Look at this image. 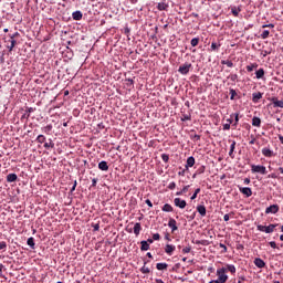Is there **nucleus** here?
Segmentation results:
<instances>
[{
	"mask_svg": "<svg viewBox=\"0 0 283 283\" xmlns=\"http://www.w3.org/2000/svg\"><path fill=\"white\" fill-rule=\"evenodd\" d=\"M34 111H35V108L28 107L25 112H27V114L30 115V114H32V112H34Z\"/></svg>",
	"mask_w": 283,
	"mask_h": 283,
	"instance_id": "obj_59",
	"label": "nucleus"
},
{
	"mask_svg": "<svg viewBox=\"0 0 283 283\" xmlns=\"http://www.w3.org/2000/svg\"><path fill=\"white\" fill-rule=\"evenodd\" d=\"M191 139L195 140V142H198V140H200V135L195 134V135L191 136Z\"/></svg>",
	"mask_w": 283,
	"mask_h": 283,
	"instance_id": "obj_50",
	"label": "nucleus"
},
{
	"mask_svg": "<svg viewBox=\"0 0 283 283\" xmlns=\"http://www.w3.org/2000/svg\"><path fill=\"white\" fill-rule=\"evenodd\" d=\"M98 169H101V171H109V165H107V161L103 160L98 164Z\"/></svg>",
	"mask_w": 283,
	"mask_h": 283,
	"instance_id": "obj_16",
	"label": "nucleus"
},
{
	"mask_svg": "<svg viewBox=\"0 0 283 283\" xmlns=\"http://www.w3.org/2000/svg\"><path fill=\"white\" fill-rule=\"evenodd\" d=\"M248 72H264V69H258V64L253 63L247 66Z\"/></svg>",
	"mask_w": 283,
	"mask_h": 283,
	"instance_id": "obj_11",
	"label": "nucleus"
},
{
	"mask_svg": "<svg viewBox=\"0 0 283 283\" xmlns=\"http://www.w3.org/2000/svg\"><path fill=\"white\" fill-rule=\"evenodd\" d=\"M43 132H44V134H50V132H52V124L46 125V126L43 128Z\"/></svg>",
	"mask_w": 283,
	"mask_h": 283,
	"instance_id": "obj_38",
	"label": "nucleus"
},
{
	"mask_svg": "<svg viewBox=\"0 0 283 283\" xmlns=\"http://www.w3.org/2000/svg\"><path fill=\"white\" fill-rule=\"evenodd\" d=\"M205 170H206V167L205 166H200L198 169H197V174L200 176L201 174H205Z\"/></svg>",
	"mask_w": 283,
	"mask_h": 283,
	"instance_id": "obj_44",
	"label": "nucleus"
},
{
	"mask_svg": "<svg viewBox=\"0 0 283 283\" xmlns=\"http://www.w3.org/2000/svg\"><path fill=\"white\" fill-rule=\"evenodd\" d=\"M174 251H176V245H174V244H166L165 253H167V255H174Z\"/></svg>",
	"mask_w": 283,
	"mask_h": 283,
	"instance_id": "obj_13",
	"label": "nucleus"
},
{
	"mask_svg": "<svg viewBox=\"0 0 283 283\" xmlns=\"http://www.w3.org/2000/svg\"><path fill=\"white\" fill-rule=\"evenodd\" d=\"M153 240H160V233L153 234Z\"/></svg>",
	"mask_w": 283,
	"mask_h": 283,
	"instance_id": "obj_57",
	"label": "nucleus"
},
{
	"mask_svg": "<svg viewBox=\"0 0 283 283\" xmlns=\"http://www.w3.org/2000/svg\"><path fill=\"white\" fill-rule=\"evenodd\" d=\"M229 129H231V124H223V132H229Z\"/></svg>",
	"mask_w": 283,
	"mask_h": 283,
	"instance_id": "obj_48",
	"label": "nucleus"
},
{
	"mask_svg": "<svg viewBox=\"0 0 283 283\" xmlns=\"http://www.w3.org/2000/svg\"><path fill=\"white\" fill-rule=\"evenodd\" d=\"M196 165V158L193 156H190L187 158L185 169L189 170L190 167H193Z\"/></svg>",
	"mask_w": 283,
	"mask_h": 283,
	"instance_id": "obj_10",
	"label": "nucleus"
},
{
	"mask_svg": "<svg viewBox=\"0 0 283 283\" xmlns=\"http://www.w3.org/2000/svg\"><path fill=\"white\" fill-rule=\"evenodd\" d=\"M97 182H98V179L93 178V179H92V186H91V187H96Z\"/></svg>",
	"mask_w": 283,
	"mask_h": 283,
	"instance_id": "obj_58",
	"label": "nucleus"
},
{
	"mask_svg": "<svg viewBox=\"0 0 283 283\" xmlns=\"http://www.w3.org/2000/svg\"><path fill=\"white\" fill-rule=\"evenodd\" d=\"M220 48H221L220 43L218 44L216 42H212L210 46V52H220Z\"/></svg>",
	"mask_w": 283,
	"mask_h": 283,
	"instance_id": "obj_25",
	"label": "nucleus"
},
{
	"mask_svg": "<svg viewBox=\"0 0 283 283\" xmlns=\"http://www.w3.org/2000/svg\"><path fill=\"white\" fill-rule=\"evenodd\" d=\"M45 137H44V135H39L38 137H36V143H39L40 145H43V143H45Z\"/></svg>",
	"mask_w": 283,
	"mask_h": 283,
	"instance_id": "obj_35",
	"label": "nucleus"
},
{
	"mask_svg": "<svg viewBox=\"0 0 283 283\" xmlns=\"http://www.w3.org/2000/svg\"><path fill=\"white\" fill-rule=\"evenodd\" d=\"M18 178L17 174H9L7 176V182H17Z\"/></svg>",
	"mask_w": 283,
	"mask_h": 283,
	"instance_id": "obj_22",
	"label": "nucleus"
},
{
	"mask_svg": "<svg viewBox=\"0 0 283 283\" xmlns=\"http://www.w3.org/2000/svg\"><path fill=\"white\" fill-rule=\"evenodd\" d=\"M235 98H240L238 96V92H235L233 88H230V101H235Z\"/></svg>",
	"mask_w": 283,
	"mask_h": 283,
	"instance_id": "obj_29",
	"label": "nucleus"
},
{
	"mask_svg": "<svg viewBox=\"0 0 283 283\" xmlns=\"http://www.w3.org/2000/svg\"><path fill=\"white\" fill-rule=\"evenodd\" d=\"M161 210L165 211L166 213H171V211H174V207L169 203H165Z\"/></svg>",
	"mask_w": 283,
	"mask_h": 283,
	"instance_id": "obj_26",
	"label": "nucleus"
},
{
	"mask_svg": "<svg viewBox=\"0 0 283 283\" xmlns=\"http://www.w3.org/2000/svg\"><path fill=\"white\" fill-rule=\"evenodd\" d=\"M239 191L240 193H243V196H245L247 198H251V196H253V190H251V188L249 187H239Z\"/></svg>",
	"mask_w": 283,
	"mask_h": 283,
	"instance_id": "obj_5",
	"label": "nucleus"
},
{
	"mask_svg": "<svg viewBox=\"0 0 283 283\" xmlns=\"http://www.w3.org/2000/svg\"><path fill=\"white\" fill-rule=\"evenodd\" d=\"M50 147H51V149H54V143H44V148L45 149H50Z\"/></svg>",
	"mask_w": 283,
	"mask_h": 283,
	"instance_id": "obj_43",
	"label": "nucleus"
},
{
	"mask_svg": "<svg viewBox=\"0 0 283 283\" xmlns=\"http://www.w3.org/2000/svg\"><path fill=\"white\" fill-rule=\"evenodd\" d=\"M156 269H157V271H167V269H169V264H167V263H157Z\"/></svg>",
	"mask_w": 283,
	"mask_h": 283,
	"instance_id": "obj_21",
	"label": "nucleus"
},
{
	"mask_svg": "<svg viewBox=\"0 0 283 283\" xmlns=\"http://www.w3.org/2000/svg\"><path fill=\"white\" fill-rule=\"evenodd\" d=\"M222 65H227V67H233V62L231 60H222Z\"/></svg>",
	"mask_w": 283,
	"mask_h": 283,
	"instance_id": "obj_32",
	"label": "nucleus"
},
{
	"mask_svg": "<svg viewBox=\"0 0 283 283\" xmlns=\"http://www.w3.org/2000/svg\"><path fill=\"white\" fill-rule=\"evenodd\" d=\"M140 251H149L150 247L149 244L147 243V241H142L140 242Z\"/></svg>",
	"mask_w": 283,
	"mask_h": 283,
	"instance_id": "obj_30",
	"label": "nucleus"
},
{
	"mask_svg": "<svg viewBox=\"0 0 283 283\" xmlns=\"http://www.w3.org/2000/svg\"><path fill=\"white\" fill-rule=\"evenodd\" d=\"M168 189H170V191H174V189H176V184L174 181H171L169 185H168Z\"/></svg>",
	"mask_w": 283,
	"mask_h": 283,
	"instance_id": "obj_49",
	"label": "nucleus"
},
{
	"mask_svg": "<svg viewBox=\"0 0 283 283\" xmlns=\"http://www.w3.org/2000/svg\"><path fill=\"white\" fill-rule=\"evenodd\" d=\"M231 12L233 17H239L240 12H242V9L240 7H232Z\"/></svg>",
	"mask_w": 283,
	"mask_h": 283,
	"instance_id": "obj_27",
	"label": "nucleus"
},
{
	"mask_svg": "<svg viewBox=\"0 0 283 283\" xmlns=\"http://www.w3.org/2000/svg\"><path fill=\"white\" fill-rule=\"evenodd\" d=\"M15 45H17V40H11V44L9 46V52H12V50H14Z\"/></svg>",
	"mask_w": 283,
	"mask_h": 283,
	"instance_id": "obj_42",
	"label": "nucleus"
},
{
	"mask_svg": "<svg viewBox=\"0 0 283 283\" xmlns=\"http://www.w3.org/2000/svg\"><path fill=\"white\" fill-rule=\"evenodd\" d=\"M269 34H271V32H269V30L263 31L261 34V39H269Z\"/></svg>",
	"mask_w": 283,
	"mask_h": 283,
	"instance_id": "obj_41",
	"label": "nucleus"
},
{
	"mask_svg": "<svg viewBox=\"0 0 283 283\" xmlns=\"http://www.w3.org/2000/svg\"><path fill=\"white\" fill-rule=\"evenodd\" d=\"M17 36H19V32H15V33L9 35L11 41H14V39H17Z\"/></svg>",
	"mask_w": 283,
	"mask_h": 283,
	"instance_id": "obj_52",
	"label": "nucleus"
},
{
	"mask_svg": "<svg viewBox=\"0 0 283 283\" xmlns=\"http://www.w3.org/2000/svg\"><path fill=\"white\" fill-rule=\"evenodd\" d=\"M165 240H167L168 242H171V235L169 233L165 234Z\"/></svg>",
	"mask_w": 283,
	"mask_h": 283,
	"instance_id": "obj_61",
	"label": "nucleus"
},
{
	"mask_svg": "<svg viewBox=\"0 0 283 283\" xmlns=\"http://www.w3.org/2000/svg\"><path fill=\"white\" fill-rule=\"evenodd\" d=\"M198 193H200V188H197L193 195L190 197V200H196L198 198Z\"/></svg>",
	"mask_w": 283,
	"mask_h": 283,
	"instance_id": "obj_37",
	"label": "nucleus"
},
{
	"mask_svg": "<svg viewBox=\"0 0 283 283\" xmlns=\"http://www.w3.org/2000/svg\"><path fill=\"white\" fill-rule=\"evenodd\" d=\"M276 227H280V223H270L269 226L258 224L256 229L261 231V233H273Z\"/></svg>",
	"mask_w": 283,
	"mask_h": 283,
	"instance_id": "obj_1",
	"label": "nucleus"
},
{
	"mask_svg": "<svg viewBox=\"0 0 283 283\" xmlns=\"http://www.w3.org/2000/svg\"><path fill=\"white\" fill-rule=\"evenodd\" d=\"M256 78H264V72H256Z\"/></svg>",
	"mask_w": 283,
	"mask_h": 283,
	"instance_id": "obj_53",
	"label": "nucleus"
},
{
	"mask_svg": "<svg viewBox=\"0 0 283 283\" xmlns=\"http://www.w3.org/2000/svg\"><path fill=\"white\" fill-rule=\"evenodd\" d=\"M27 244H28L30 248L34 249V247H35L34 239H33L32 237H30V238L28 239V241H27Z\"/></svg>",
	"mask_w": 283,
	"mask_h": 283,
	"instance_id": "obj_34",
	"label": "nucleus"
},
{
	"mask_svg": "<svg viewBox=\"0 0 283 283\" xmlns=\"http://www.w3.org/2000/svg\"><path fill=\"white\" fill-rule=\"evenodd\" d=\"M262 154L265 158H273V150L271 148H263Z\"/></svg>",
	"mask_w": 283,
	"mask_h": 283,
	"instance_id": "obj_18",
	"label": "nucleus"
},
{
	"mask_svg": "<svg viewBox=\"0 0 283 283\" xmlns=\"http://www.w3.org/2000/svg\"><path fill=\"white\" fill-rule=\"evenodd\" d=\"M277 211H280V206H277V205H272L265 209V213L275 214V213H277Z\"/></svg>",
	"mask_w": 283,
	"mask_h": 283,
	"instance_id": "obj_9",
	"label": "nucleus"
},
{
	"mask_svg": "<svg viewBox=\"0 0 283 283\" xmlns=\"http://www.w3.org/2000/svg\"><path fill=\"white\" fill-rule=\"evenodd\" d=\"M200 43V38H193L191 41H190V45L192 48H197V45Z\"/></svg>",
	"mask_w": 283,
	"mask_h": 283,
	"instance_id": "obj_31",
	"label": "nucleus"
},
{
	"mask_svg": "<svg viewBox=\"0 0 283 283\" xmlns=\"http://www.w3.org/2000/svg\"><path fill=\"white\" fill-rule=\"evenodd\" d=\"M230 118H234V123L232 124L233 129L238 128V124L240 123V113H232Z\"/></svg>",
	"mask_w": 283,
	"mask_h": 283,
	"instance_id": "obj_8",
	"label": "nucleus"
},
{
	"mask_svg": "<svg viewBox=\"0 0 283 283\" xmlns=\"http://www.w3.org/2000/svg\"><path fill=\"white\" fill-rule=\"evenodd\" d=\"M73 20L74 21H81V19H83V12L81 11H75L72 13Z\"/></svg>",
	"mask_w": 283,
	"mask_h": 283,
	"instance_id": "obj_20",
	"label": "nucleus"
},
{
	"mask_svg": "<svg viewBox=\"0 0 283 283\" xmlns=\"http://www.w3.org/2000/svg\"><path fill=\"white\" fill-rule=\"evenodd\" d=\"M254 265L258 269H264L266 266V263L264 262V260L256 258V259H254Z\"/></svg>",
	"mask_w": 283,
	"mask_h": 283,
	"instance_id": "obj_12",
	"label": "nucleus"
},
{
	"mask_svg": "<svg viewBox=\"0 0 283 283\" xmlns=\"http://www.w3.org/2000/svg\"><path fill=\"white\" fill-rule=\"evenodd\" d=\"M167 8H169V6H167V3H165V2H160L157 6V9L160 10V11L167 10Z\"/></svg>",
	"mask_w": 283,
	"mask_h": 283,
	"instance_id": "obj_33",
	"label": "nucleus"
},
{
	"mask_svg": "<svg viewBox=\"0 0 283 283\" xmlns=\"http://www.w3.org/2000/svg\"><path fill=\"white\" fill-rule=\"evenodd\" d=\"M197 211L201 218H205V216H207V207L205 206H197Z\"/></svg>",
	"mask_w": 283,
	"mask_h": 283,
	"instance_id": "obj_17",
	"label": "nucleus"
},
{
	"mask_svg": "<svg viewBox=\"0 0 283 283\" xmlns=\"http://www.w3.org/2000/svg\"><path fill=\"white\" fill-rule=\"evenodd\" d=\"M224 269L227 270V272L231 273V275H235V271H237L235 265H233V264H226Z\"/></svg>",
	"mask_w": 283,
	"mask_h": 283,
	"instance_id": "obj_19",
	"label": "nucleus"
},
{
	"mask_svg": "<svg viewBox=\"0 0 283 283\" xmlns=\"http://www.w3.org/2000/svg\"><path fill=\"white\" fill-rule=\"evenodd\" d=\"M252 125L253 127H261L262 126V119H260V117H253L252 118Z\"/></svg>",
	"mask_w": 283,
	"mask_h": 283,
	"instance_id": "obj_23",
	"label": "nucleus"
},
{
	"mask_svg": "<svg viewBox=\"0 0 283 283\" xmlns=\"http://www.w3.org/2000/svg\"><path fill=\"white\" fill-rule=\"evenodd\" d=\"M271 103L273 104V107H281L283 108V101L277 99V97L270 98Z\"/></svg>",
	"mask_w": 283,
	"mask_h": 283,
	"instance_id": "obj_14",
	"label": "nucleus"
},
{
	"mask_svg": "<svg viewBox=\"0 0 283 283\" xmlns=\"http://www.w3.org/2000/svg\"><path fill=\"white\" fill-rule=\"evenodd\" d=\"M174 205H175V207H178L179 209H185V207H187V201L182 200L180 198H175Z\"/></svg>",
	"mask_w": 283,
	"mask_h": 283,
	"instance_id": "obj_6",
	"label": "nucleus"
},
{
	"mask_svg": "<svg viewBox=\"0 0 283 283\" xmlns=\"http://www.w3.org/2000/svg\"><path fill=\"white\" fill-rule=\"evenodd\" d=\"M94 74V76H91V78L93 80V81H98V78H101V75H98V74H96V73H93Z\"/></svg>",
	"mask_w": 283,
	"mask_h": 283,
	"instance_id": "obj_55",
	"label": "nucleus"
},
{
	"mask_svg": "<svg viewBox=\"0 0 283 283\" xmlns=\"http://www.w3.org/2000/svg\"><path fill=\"white\" fill-rule=\"evenodd\" d=\"M223 220H224V222H229L230 217H229V214H228V213L223 216Z\"/></svg>",
	"mask_w": 283,
	"mask_h": 283,
	"instance_id": "obj_63",
	"label": "nucleus"
},
{
	"mask_svg": "<svg viewBox=\"0 0 283 283\" xmlns=\"http://www.w3.org/2000/svg\"><path fill=\"white\" fill-rule=\"evenodd\" d=\"M178 222H176V219L170 218L168 221V227L171 229V233H175V231H178Z\"/></svg>",
	"mask_w": 283,
	"mask_h": 283,
	"instance_id": "obj_7",
	"label": "nucleus"
},
{
	"mask_svg": "<svg viewBox=\"0 0 283 283\" xmlns=\"http://www.w3.org/2000/svg\"><path fill=\"white\" fill-rule=\"evenodd\" d=\"M181 120H182V122H185V120H191V115H187V114L182 115Z\"/></svg>",
	"mask_w": 283,
	"mask_h": 283,
	"instance_id": "obj_47",
	"label": "nucleus"
},
{
	"mask_svg": "<svg viewBox=\"0 0 283 283\" xmlns=\"http://www.w3.org/2000/svg\"><path fill=\"white\" fill-rule=\"evenodd\" d=\"M140 231H143V226H140L139 222L135 223V226H134L135 235H140Z\"/></svg>",
	"mask_w": 283,
	"mask_h": 283,
	"instance_id": "obj_24",
	"label": "nucleus"
},
{
	"mask_svg": "<svg viewBox=\"0 0 283 283\" xmlns=\"http://www.w3.org/2000/svg\"><path fill=\"white\" fill-rule=\"evenodd\" d=\"M161 160H163L164 163H169V155L163 154V155H161Z\"/></svg>",
	"mask_w": 283,
	"mask_h": 283,
	"instance_id": "obj_45",
	"label": "nucleus"
},
{
	"mask_svg": "<svg viewBox=\"0 0 283 283\" xmlns=\"http://www.w3.org/2000/svg\"><path fill=\"white\" fill-rule=\"evenodd\" d=\"M8 249V243L6 241L0 242V251H6Z\"/></svg>",
	"mask_w": 283,
	"mask_h": 283,
	"instance_id": "obj_39",
	"label": "nucleus"
},
{
	"mask_svg": "<svg viewBox=\"0 0 283 283\" xmlns=\"http://www.w3.org/2000/svg\"><path fill=\"white\" fill-rule=\"evenodd\" d=\"M91 227L93 228V231H99L101 223H92Z\"/></svg>",
	"mask_w": 283,
	"mask_h": 283,
	"instance_id": "obj_40",
	"label": "nucleus"
},
{
	"mask_svg": "<svg viewBox=\"0 0 283 283\" xmlns=\"http://www.w3.org/2000/svg\"><path fill=\"white\" fill-rule=\"evenodd\" d=\"M269 244L272 249H277V243H275V241H271Z\"/></svg>",
	"mask_w": 283,
	"mask_h": 283,
	"instance_id": "obj_54",
	"label": "nucleus"
},
{
	"mask_svg": "<svg viewBox=\"0 0 283 283\" xmlns=\"http://www.w3.org/2000/svg\"><path fill=\"white\" fill-rule=\"evenodd\" d=\"M268 178L275 179V178H277V175L275 172H272V174L268 175Z\"/></svg>",
	"mask_w": 283,
	"mask_h": 283,
	"instance_id": "obj_60",
	"label": "nucleus"
},
{
	"mask_svg": "<svg viewBox=\"0 0 283 283\" xmlns=\"http://www.w3.org/2000/svg\"><path fill=\"white\" fill-rule=\"evenodd\" d=\"M145 264H147V262L144 263V266L140 269V272L144 274L150 273L149 268H147Z\"/></svg>",
	"mask_w": 283,
	"mask_h": 283,
	"instance_id": "obj_36",
	"label": "nucleus"
},
{
	"mask_svg": "<svg viewBox=\"0 0 283 283\" xmlns=\"http://www.w3.org/2000/svg\"><path fill=\"white\" fill-rule=\"evenodd\" d=\"M192 70H193V65H191V63L189 62H186L179 66L178 72H192Z\"/></svg>",
	"mask_w": 283,
	"mask_h": 283,
	"instance_id": "obj_4",
	"label": "nucleus"
},
{
	"mask_svg": "<svg viewBox=\"0 0 283 283\" xmlns=\"http://www.w3.org/2000/svg\"><path fill=\"white\" fill-rule=\"evenodd\" d=\"M219 247H220V249H223L222 253H227V251H228L227 245H224L223 243H220Z\"/></svg>",
	"mask_w": 283,
	"mask_h": 283,
	"instance_id": "obj_51",
	"label": "nucleus"
},
{
	"mask_svg": "<svg viewBox=\"0 0 283 283\" xmlns=\"http://www.w3.org/2000/svg\"><path fill=\"white\" fill-rule=\"evenodd\" d=\"M189 187H191V186H190V185L185 186V187L181 189L182 193H187V191H189Z\"/></svg>",
	"mask_w": 283,
	"mask_h": 283,
	"instance_id": "obj_56",
	"label": "nucleus"
},
{
	"mask_svg": "<svg viewBox=\"0 0 283 283\" xmlns=\"http://www.w3.org/2000/svg\"><path fill=\"white\" fill-rule=\"evenodd\" d=\"M217 276L219 282L227 283V280H229V275H227V268H219L217 270Z\"/></svg>",
	"mask_w": 283,
	"mask_h": 283,
	"instance_id": "obj_2",
	"label": "nucleus"
},
{
	"mask_svg": "<svg viewBox=\"0 0 283 283\" xmlns=\"http://www.w3.org/2000/svg\"><path fill=\"white\" fill-rule=\"evenodd\" d=\"M146 205H147L148 207H150V208L154 207V203H151V200H149V199L146 200Z\"/></svg>",
	"mask_w": 283,
	"mask_h": 283,
	"instance_id": "obj_62",
	"label": "nucleus"
},
{
	"mask_svg": "<svg viewBox=\"0 0 283 283\" xmlns=\"http://www.w3.org/2000/svg\"><path fill=\"white\" fill-rule=\"evenodd\" d=\"M263 94L261 92H256L252 94V103H260Z\"/></svg>",
	"mask_w": 283,
	"mask_h": 283,
	"instance_id": "obj_15",
	"label": "nucleus"
},
{
	"mask_svg": "<svg viewBox=\"0 0 283 283\" xmlns=\"http://www.w3.org/2000/svg\"><path fill=\"white\" fill-rule=\"evenodd\" d=\"M252 174H261L262 176H266V167L260 165H251Z\"/></svg>",
	"mask_w": 283,
	"mask_h": 283,
	"instance_id": "obj_3",
	"label": "nucleus"
},
{
	"mask_svg": "<svg viewBox=\"0 0 283 283\" xmlns=\"http://www.w3.org/2000/svg\"><path fill=\"white\" fill-rule=\"evenodd\" d=\"M263 28H275V24H273V23L265 24V25H263Z\"/></svg>",
	"mask_w": 283,
	"mask_h": 283,
	"instance_id": "obj_64",
	"label": "nucleus"
},
{
	"mask_svg": "<svg viewBox=\"0 0 283 283\" xmlns=\"http://www.w3.org/2000/svg\"><path fill=\"white\" fill-rule=\"evenodd\" d=\"M234 151H235V140H233L230 146V151H229L230 158H235V156L233 155Z\"/></svg>",
	"mask_w": 283,
	"mask_h": 283,
	"instance_id": "obj_28",
	"label": "nucleus"
},
{
	"mask_svg": "<svg viewBox=\"0 0 283 283\" xmlns=\"http://www.w3.org/2000/svg\"><path fill=\"white\" fill-rule=\"evenodd\" d=\"M182 253H191V245L184 248Z\"/></svg>",
	"mask_w": 283,
	"mask_h": 283,
	"instance_id": "obj_46",
	"label": "nucleus"
}]
</instances>
